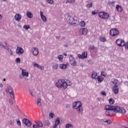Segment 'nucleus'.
Masks as SVG:
<instances>
[{
	"instance_id": "774afa93",
	"label": "nucleus",
	"mask_w": 128,
	"mask_h": 128,
	"mask_svg": "<svg viewBox=\"0 0 128 128\" xmlns=\"http://www.w3.org/2000/svg\"><path fill=\"white\" fill-rule=\"evenodd\" d=\"M0 88H2L4 86V85H2V84H0Z\"/></svg>"
},
{
	"instance_id": "0e129e2a",
	"label": "nucleus",
	"mask_w": 128,
	"mask_h": 128,
	"mask_svg": "<svg viewBox=\"0 0 128 128\" xmlns=\"http://www.w3.org/2000/svg\"><path fill=\"white\" fill-rule=\"evenodd\" d=\"M39 68L42 70H44V67L40 66V68Z\"/></svg>"
},
{
	"instance_id": "8fccbe9b",
	"label": "nucleus",
	"mask_w": 128,
	"mask_h": 128,
	"mask_svg": "<svg viewBox=\"0 0 128 128\" xmlns=\"http://www.w3.org/2000/svg\"><path fill=\"white\" fill-rule=\"evenodd\" d=\"M101 75L103 76H106V72H101Z\"/></svg>"
},
{
	"instance_id": "338daca9",
	"label": "nucleus",
	"mask_w": 128,
	"mask_h": 128,
	"mask_svg": "<svg viewBox=\"0 0 128 128\" xmlns=\"http://www.w3.org/2000/svg\"><path fill=\"white\" fill-rule=\"evenodd\" d=\"M63 54L64 56H68V54H66V53H64Z\"/></svg>"
},
{
	"instance_id": "f3484780",
	"label": "nucleus",
	"mask_w": 128,
	"mask_h": 128,
	"mask_svg": "<svg viewBox=\"0 0 128 128\" xmlns=\"http://www.w3.org/2000/svg\"><path fill=\"white\" fill-rule=\"evenodd\" d=\"M14 18L17 22H20V20H22V15L17 14L15 15Z\"/></svg>"
},
{
	"instance_id": "e433bc0d",
	"label": "nucleus",
	"mask_w": 128,
	"mask_h": 128,
	"mask_svg": "<svg viewBox=\"0 0 128 128\" xmlns=\"http://www.w3.org/2000/svg\"><path fill=\"white\" fill-rule=\"evenodd\" d=\"M34 68H40V64L36 62H34Z\"/></svg>"
},
{
	"instance_id": "603ef678",
	"label": "nucleus",
	"mask_w": 128,
	"mask_h": 128,
	"mask_svg": "<svg viewBox=\"0 0 128 128\" xmlns=\"http://www.w3.org/2000/svg\"><path fill=\"white\" fill-rule=\"evenodd\" d=\"M66 108H70V105L67 104L66 105Z\"/></svg>"
},
{
	"instance_id": "ddd939ff",
	"label": "nucleus",
	"mask_w": 128,
	"mask_h": 128,
	"mask_svg": "<svg viewBox=\"0 0 128 128\" xmlns=\"http://www.w3.org/2000/svg\"><path fill=\"white\" fill-rule=\"evenodd\" d=\"M78 57L79 58H82V60H84V58H88V53L86 52H84L83 53H82V54H78Z\"/></svg>"
},
{
	"instance_id": "5701e85b",
	"label": "nucleus",
	"mask_w": 128,
	"mask_h": 128,
	"mask_svg": "<svg viewBox=\"0 0 128 128\" xmlns=\"http://www.w3.org/2000/svg\"><path fill=\"white\" fill-rule=\"evenodd\" d=\"M36 124L38 126H39V128H42V126H44V124H42V121H38L36 122Z\"/></svg>"
},
{
	"instance_id": "c03bdc74",
	"label": "nucleus",
	"mask_w": 128,
	"mask_h": 128,
	"mask_svg": "<svg viewBox=\"0 0 128 128\" xmlns=\"http://www.w3.org/2000/svg\"><path fill=\"white\" fill-rule=\"evenodd\" d=\"M90 49L91 50H96V47H94V46H90Z\"/></svg>"
},
{
	"instance_id": "c756f323",
	"label": "nucleus",
	"mask_w": 128,
	"mask_h": 128,
	"mask_svg": "<svg viewBox=\"0 0 128 128\" xmlns=\"http://www.w3.org/2000/svg\"><path fill=\"white\" fill-rule=\"evenodd\" d=\"M97 80L98 82H104V78L100 76H98L97 78Z\"/></svg>"
},
{
	"instance_id": "412c9836",
	"label": "nucleus",
	"mask_w": 128,
	"mask_h": 128,
	"mask_svg": "<svg viewBox=\"0 0 128 128\" xmlns=\"http://www.w3.org/2000/svg\"><path fill=\"white\" fill-rule=\"evenodd\" d=\"M37 106H38L40 107L42 106V99L40 98H38L37 99Z\"/></svg>"
},
{
	"instance_id": "72a5a7b5",
	"label": "nucleus",
	"mask_w": 128,
	"mask_h": 128,
	"mask_svg": "<svg viewBox=\"0 0 128 128\" xmlns=\"http://www.w3.org/2000/svg\"><path fill=\"white\" fill-rule=\"evenodd\" d=\"M80 24L82 27L86 26V22L84 21H82L80 22Z\"/></svg>"
},
{
	"instance_id": "393cba45",
	"label": "nucleus",
	"mask_w": 128,
	"mask_h": 128,
	"mask_svg": "<svg viewBox=\"0 0 128 128\" xmlns=\"http://www.w3.org/2000/svg\"><path fill=\"white\" fill-rule=\"evenodd\" d=\"M60 68L62 70H66V68H67V66L66 64H60Z\"/></svg>"
},
{
	"instance_id": "49530a36",
	"label": "nucleus",
	"mask_w": 128,
	"mask_h": 128,
	"mask_svg": "<svg viewBox=\"0 0 128 128\" xmlns=\"http://www.w3.org/2000/svg\"><path fill=\"white\" fill-rule=\"evenodd\" d=\"M49 116L50 118H54V114L51 112L49 114Z\"/></svg>"
},
{
	"instance_id": "bb28decb",
	"label": "nucleus",
	"mask_w": 128,
	"mask_h": 128,
	"mask_svg": "<svg viewBox=\"0 0 128 128\" xmlns=\"http://www.w3.org/2000/svg\"><path fill=\"white\" fill-rule=\"evenodd\" d=\"M5 44L6 46L2 44L1 46H2V48H4V50H7L8 48V42H5Z\"/></svg>"
},
{
	"instance_id": "864d4df0",
	"label": "nucleus",
	"mask_w": 128,
	"mask_h": 128,
	"mask_svg": "<svg viewBox=\"0 0 128 128\" xmlns=\"http://www.w3.org/2000/svg\"><path fill=\"white\" fill-rule=\"evenodd\" d=\"M72 84V82H69L68 83H67V88L68 86H70V85Z\"/></svg>"
},
{
	"instance_id": "7ed1b4c3",
	"label": "nucleus",
	"mask_w": 128,
	"mask_h": 128,
	"mask_svg": "<svg viewBox=\"0 0 128 128\" xmlns=\"http://www.w3.org/2000/svg\"><path fill=\"white\" fill-rule=\"evenodd\" d=\"M112 82L114 86L112 87V90L115 94H118V90H120V88H118V80L116 79H112Z\"/></svg>"
},
{
	"instance_id": "de8ad7c7",
	"label": "nucleus",
	"mask_w": 128,
	"mask_h": 128,
	"mask_svg": "<svg viewBox=\"0 0 128 128\" xmlns=\"http://www.w3.org/2000/svg\"><path fill=\"white\" fill-rule=\"evenodd\" d=\"M8 52L9 54H11V56H12L13 53H12V50L10 49V48H8L7 49Z\"/></svg>"
},
{
	"instance_id": "bf43d9fd",
	"label": "nucleus",
	"mask_w": 128,
	"mask_h": 128,
	"mask_svg": "<svg viewBox=\"0 0 128 128\" xmlns=\"http://www.w3.org/2000/svg\"><path fill=\"white\" fill-rule=\"evenodd\" d=\"M30 93V94L31 96H34V94H32V91L31 90H30L29 91Z\"/></svg>"
},
{
	"instance_id": "4c0bfd02",
	"label": "nucleus",
	"mask_w": 128,
	"mask_h": 128,
	"mask_svg": "<svg viewBox=\"0 0 128 128\" xmlns=\"http://www.w3.org/2000/svg\"><path fill=\"white\" fill-rule=\"evenodd\" d=\"M50 121L48 120H46L45 121V125L46 126H50Z\"/></svg>"
},
{
	"instance_id": "1a4fd4ad",
	"label": "nucleus",
	"mask_w": 128,
	"mask_h": 128,
	"mask_svg": "<svg viewBox=\"0 0 128 128\" xmlns=\"http://www.w3.org/2000/svg\"><path fill=\"white\" fill-rule=\"evenodd\" d=\"M110 34L112 36H116L120 32L116 28L112 29L110 32Z\"/></svg>"
},
{
	"instance_id": "58836bf2",
	"label": "nucleus",
	"mask_w": 128,
	"mask_h": 128,
	"mask_svg": "<svg viewBox=\"0 0 128 128\" xmlns=\"http://www.w3.org/2000/svg\"><path fill=\"white\" fill-rule=\"evenodd\" d=\"M16 64H20V58H18L16 60Z\"/></svg>"
},
{
	"instance_id": "9b49d317",
	"label": "nucleus",
	"mask_w": 128,
	"mask_h": 128,
	"mask_svg": "<svg viewBox=\"0 0 128 128\" xmlns=\"http://www.w3.org/2000/svg\"><path fill=\"white\" fill-rule=\"evenodd\" d=\"M8 90L9 94H11V98L12 100H14V89L10 86H8Z\"/></svg>"
},
{
	"instance_id": "ea45409f",
	"label": "nucleus",
	"mask_w": 128,
	"mask_h": 128,
	"mask_svg": "<svg viewBox=\"0 0 128 128\" xmlns=\"http://www.w3.org/2000/svg\"><path fill=\"white\" fill-rule=\"evenodd\" d=\"M16 122L18 126H22V123L20 122V121L19 120V119L17 120Z\"/></svg>"
},
{
	"instance_id": "4be33fe9",
	"label": "nucleus",
	"mask_w": 128,
	"mask_h": 128,
	"mask_svg": "<svg viewBox=\"0 0 128 128\" xmlns=\"http://www.w3.org/2000/svg\"><path fill=\"white\" fill-rule=\"evenodd\" d=\"M116 9L118 12H122V6H120V5L116 6Z\"/></svg>"
},
{
	"instance_id": "20e7f679",
	"label": "nucleus",
	"mask_w": 128,
	"mask_h": 128,
	"mask_svg": "<svg viewBox=\"0 0 128 128\" xmlns=\"http://www.w3.org/2000/svg\"><path fill=\"white\" fill-rule=\"evenodd\" d=\"M68 22L71 26H78V20L74 17L72 16H68Z\"/></svg>"
},
{
	"instance_id": "2eb2a0df",
	"label": "nucleus",
	"mask_w": 128,
	"mask_h": 128,
	"mask_svg": "<svg viewBox=\"0 0 128 128\" xmlns=\"http://www.w3.org/2000/svg\"><path fill=\"white\" fill-rule=\"evenodd\" d=\"M80 34L81 36L86 34H88V29L86 28L80 29Z\"/></svg>"
},
{
	"instance_id": "e2e57ef3",
	"label": "nucleus",
	"mask_w": 128,
	"mask_h": 128,
	"mask_svg": "<svg viewBox=\"0 0 128 128\" xmlns=\"http://www.w3.org/2000/svg\"><path fill=\"white\" fill-rule=\"evenodd\" d=\"M56 38L57 40H60V36H56Z\"/></svg>"
},
{
	"instance_id": "a19ab883",
	"label": "nucleus",
	"mask_w": 128,
	"mask_h": 128,
	"mask_svg": "<svg viewBox=\"0 0 128 128\" xmlns=\"http://www.w3.org/2000/svg\"><path fill=\"white\" fill-rule=\"evenodd\" d=\"M9 124H10V126H14V121L10 120L9 122Z\"/></svg>"
},
{
	"instance_id": "cd10ccee",
	"label": "nucleus",
	"mask_w": 128,
	"mask_h": 128,
	"mask_svg": "<svg viewBox=\"0 0 128 128\" xmlns=\"http://www.w3.org/2000/svg\"><path fill=\"white\" fill-rule=\"evenodd\" d=\"M60 124V120L59 118H57L56 120L55 121V124H56L57 126H58Z\"/></svg>"
},
{
	"instance_id": "a18cd8bd",
	"label": "nucleus",
	"mask_w": 128,
	"mask_h": 128,
	"mask_svg": "<svg viewBox=\"0 0 128 128\" xmlns=\"http://www.w3.org/2000/svg\"><path fill=\"white\" fill-rule=\"evenodd\" d=\"M105 114H106V116H110V112L106 110V111L105 112Z\"/></svg>"
},
{
	"instance_id": "c85d7f7f",
	"label": "nucleus",
	"mask_w": 128,
	"mask_h": 128,
	"mask_svg": "<svg viewBox=\"0 0 128 128\" xmlns=\"http://www.w3.org/2000/svg\"><path fill=\"white\" fill-rule=\"evenodd\" d=\"M104 122H106L108 124H112V120H108V119H104Z\"/></svg>"
},
{
	"instance_id": "2f4dec72",
	"label": "nucleus",
	"mask_w": 128,
	"mask_h": 128,
	"mask_svg": "<svg viewBox=\"0 0 128 128\" xmlns=\"http://www.w3.org/2000/svg\"><path fill=\"white\" fill-rule=\"evenodd\" d=\"M58 64L56 63H55L52 66L53 70H58Z\"/></svg>"
},
{
	"instance_id": "473e14b6",
	"label": "nucleus",
	"mask_w": 128,
	"mask_h": 128,
	"mask_svg": "<svg viewBox=\"0 0 128 128\" xmlns=\"http://www.w3.org/2000/svg\"><path fill=\"white\" fill-rule=\"evenodd\" d=\"M76 2V0H67L66 1V4H74Z\"/></svg>"
},
{
	"instance_id": "39448f33",
	"label": "nucleus",
	"mask_w": 128,
	"mask_h": 128,
	"mask_svg": "<svg viewBox=\"0 0 128 128\" xmlns=\"http://www.w3.org/2000/svg\"><path fill=\"white\" fill-rule=\"evenodd\" d=\"M98 16H100V18H103L104 20H108L110 18V14L105 12H100L98 13Z\"/></svg>"
},
{
	"instance_id": "dca6fc26",
	"label": "nucleus",
	"mask_w": 128,
	"mask_h": 128,
	"mask_svg": "<svg viewBox=\"0 0 128 128\" xmlns=\"http://www.w3.org/2000/svg\"><path fill=\"white\" fill-rule=\"evenodd\" d=\"M76 110V112L78 114H84V108H82V106H80Z\"/></svg>"
},
{
	"instance_id": "aec40b11",
	"label": "nucleus",
	"mask_w": 128,
	"mask_h": 128,
	"mask_svg": "<svg viewBox=\"0 0 128 128\" xmlns=\"http://www.w3.org/2000/svg\"><path fill=\"white\" fill-rule=\"evenodd\" d=\"M22 72V74L23 76H28V72H26V70H24L22 69H21Z\"/></svg>"
},
{
	"instance_id": "6ab92c4d",
	"label": "nucleus",
	"mask_w": 128,
	"mask_h": 128,
	"mask_svg": "<svg viewBox=\"0 0 128 128\" xmlns=\"http://www.w3.org/2000/svg\"><path fill=\"white\" fill-rule=\"evenodd\" d=\"M26 16L28 18H34V14L30 12H27L26 13Z\"/></svg>"
},
{
	"instance_id": "b1692460",
	"label": "nucleus",
	"mask_w": 128,
	"mask_h": 128,
	"mask_svg": "<svg viewBox=\"0 0 128 128\" xmlns=\"http://www.w3.org/2000/svg\"><path fill=\"white\" fill-rule=\"evenodd\" d=\"M96 76H98V74H96L95 72H94L92 75V78H94V80H96V78H96Z\"/></svg>"
},
{
	"instance_id": "423d86ee",
	"label": "nucleus",
	"mask_w": 128,
	"mask_h": 128,
	"mask_svg": "<svg viewBox=\"0 0 128 128\" xmlns=\"http://www.w3.org/2000/svg\"><path fill=\"white\" fill-rule=\"evenodd\" d=\"M116 44L118 46H120V48L122 46H126V43L124 42V40L118 38L116 40Z\"/></svg>"
},
{
	"instance_id": "7c9ffc66",
	"label": "nucleus",
	"mask_w": 128,
	"mask_h": 128,
	"mask_svg": "<svg viewBox=\"0 0 128 128\" xmlns=\"http://www.w3.org/2000/svg\"><path fill=\"white\" fill-rule=\"evenodd\" d=\"M66 128H74V126L70 124H67L66 125Z\"/></svg>"
},
{
	"instance_id": "052dcab7",
	"label": "nucleus",
	"mask_w": 128,
	"mask_h": 128,
	"mask_svg": "<svg viewBox=\"0 0 128 128\" xmlns=\"http://www.w3.org/2000/svg\"><path fill=\"white\" fill-rule=\"evenodd\" d=\"M20 76V80H22V78H24V76H23L22 75H20V76Z\"/></svg>"
},
{
	"instance_id": "6e6d98bb",
	"label": "nucleus",
	"mask_w": 128,
	"mask_h": 128,
	"mask_svg": "<svg viewBox=\"0 0 128 128\" xmlns=\"http://www.w3.org/2000/svg\"><path fill=\"white\" fill-rule=\"evenodd\" d=\"M100 94H102V96H106V92H101Z\"/></svg>"
},
{
	"instance_id": "4468645a",
	"label": "nucleus",
	"mask_w": 128,
	"mask_h": 128,
	"mask_svg": "<svg viewBox=\"0 0 128 128\" xmlns=\"http://www.w3.org/2000/svg\"><path fill=\"white\" fill-rule=\"evenodd\" d=\"M32 54L35 56H36L38 54V49L36 47H34L32 48Z\"/></svg>"
},
{
	"instance_id": "f8f14e48",
	"label": "nucleus",
	"mask_w": 128,
	"mask_h": 128,
	"mask_svg": "<svg viewBox=\"0 0 128 128\" xmlns=\"http://www.w3.org/2000/svg\"><path fill=\"white\" fill-rule=\"evenodd\" d=\"M24 52V50L21 47H17L16 49V54H22Z\"/></svg>"
},
{
	"instance_id": "09e8293b",
	"label": "nucleus",
	"mask_w": 128,
	"mask_h": 128,
	"mask_svg": "<svg viewBox=\"0 0 128 128\" xmlns=\"http://www.w3.org/2000/svg\"><path fill=\"white\" fill-rule=\"evenodd\" d=\"M87 8H92V2H90L86 5Z\"/></svg>"
},
{
	"instance_id": "3c124183",
	"label": "nucleus",
	"mask_w": 128,
	"mask_h": 128,
	"mask_svg": "<svg viewBox=\"0 0 128 128\" xmlns=\"http://www.w3.org/2000/svg\"><path fill=\"white\" fill-rule=\"evenodd\" d=\"M33 128H40V126H38L37 124H32Z\"/></svg>"
},
{
	"instance_id": "f03ea898",
	"label": "nucleus",
	"mask_w": 128,
	"mask_h": 128,
	"mask_svg": "<svg viewBox=\"0 0 128 128\" xmlns=\"http://www.w3.org/2000/svg\"><path fill=\"white\" fill-rule=\"evenodd\" d=\"M56 86L58 88H64L66 90L68 88V83L64 80H58L56 84Z\"/></svg>"
},
{
	"instance_id": "c9c22d12",
	"label": "nucleus",
	"mask_w": 128,
	"mask_h": 128,
	"mask_svg": "<svg viewBox=\"0 0 128 128\" xmlns=\"http://www.w3.org/2000/svg\"><path fill=\"white\" fill-rule=\"evenodd\" d=\"M58 58L60 60V62H62V60H64V56L62 55H59L58 56Z\"/></svg>"
},
{
	"instance_id": "6e6552de",
	"label": "nucleus",
	"mask_w": 128,
	"mask_h": 128,
	"mask_svg": "<svg viewBox=\"0 0 128 128\" xmlns=\"http://www.w3.org/2000/svg\"><path fill=\"white\" fill-rule=\"evenodd\" d=\"M82 106V104L80 101H77L74 102L72 104V108L76 110Z\"/></svg>"
},
{
	"instance_id": "4d7b16f0",
	"label": "nucleus",
	"mask_w": 128,
	"mask_h": 128,
	"mask_svg": "<svg viewBox=\"0 0 128 128\" xmlns=\"http://www.w3.org/2000/svg\"><path fill=\"white\" fill-rule=\"evenodd\" d=\"M125 48L128 49V42L124 45Z\"/></svg>"
},
{
	"instance_id": "a211bd4d",
	"label": "nucleus",
	"mask_w": 128,
	"mask_h": 128,
	"mask_svg": "<svg viewBox=\"0 0 128 128\" xmlns=\"http://www.w3.org/2000/svg\"><path fill=\"white\" fill-rule=\"evenodd\" d=\"M40 16H41V18L43 22H46V17L44 15V12H40Z\"/></svg>"
},
{
	"instance_id": "5fc2aeb1",
	"label": "nucleus",
	"mask_w": 128,
	"mask_h": 128,
	"mask_svg": "<svg viewBox=\"0 0 128 128\" xmlns=\"http://www.w3.org/2000/svg\"><path fill=\"white\" fill-rule=\"evenodd\" d=\"M9 102H10V104H14V101L12 100H10Z\"/></svg>"
},
{
	"instance_id": "13d9d810",
	"label": "nucleus",
	"mask_w": 128,
	"mask_h": 128,
	"mask_svg": "<svg viewBox=\"0 0 128 128\" xmlns=\"http://www.w3.org/2000/svg\"><path fill=\"white\" fill-rule=\"evenodd\" d=\"M92 14L94 15L96 14H98V12H96V10H94L92 12Z\"/></svg>"
},
{
	"instance_id": "f704fd0d",
	"label": "nucleus",
	"mask_w": 128,
	"mask_h": 128,
	"mask_svg": "<svg viewBox=\"0 0 128 128\" xmlns=\"http://www.w3.org/2000/svg\"><path fill=\"white\" fill-rule=\"evenodd\" d=\"M109 102L110 104H114V100L112 99V98H110L109 100Z\"/></svg>"
},
{
	"instance_id": "9d476101",
	"label": "nucleus",
	"mask_w": 128,
	"mask_h": 128,
	"mask_svg": "<svg viewBox=\"0 0 128 128\" xmlns=\"http://www.w3.org/2000/svg\"><path fill=\"white\" fill-rule=\"evenodd\" d=\"M69 60L71 66H75L76 64V60L74 59V58L72 56L70 55Z\"/></svg>"
},
{
	"instance_id": "a878e982",
	"label": "nucleus",
	"mask_w": 128,
	"mask_h": 128,
	"mask_svg": "<svg viewBox=\"0 0 128 128\" xmlns=\"http://www.w3.org/2000/svg\"><path fill=\"white\" fill-rule=\"evenodd\" d=\"M99 40H100V42H106V38L104 36H101L99 38Z\"/></svg>"
},
{
	"instance_id": "680f3d73",
	"label": "nucleus",
	"mask_w": 128,
	"mask_h": 128,
	"mask_svg": "<svg viewBox=\"0 0 128 128\" xmlns=\"http://www.w3.org/2000/svg\"><path fill=\"white\" fill-rule=\"evenodd\" d=\"M64 46H65V48H68V44H64Z\"/></svg>"
},
{
	"instance_id": "79ce46f5",
	"label": "nucleus",
	"mask_w": 128,
	"mask_h": 128,
	"mask_svg": "<svg viewBox=\"0 0 128 128\" xmlns=\"http://www.w3.org/2000/svg\"><path fill=\"white\" fill-rule=\"evenodd\" d=\"M24 28L26 30H28V28H30V25L24 26Z\"/></svg>"
},
{
	"instance_id": "37998d69",
	"label": "nucleus",
	"mask_w": 128,
	"mask_h": 128,
	"mask_svg": "<svg viewBox=\"0 0 128 128\" xmlns=\"http://www.w3.org/2000/svg\"><path fill=\"white\" fill-rule=\"evenodd\" d=\"M46 1L48 4H52L54 2V0H46Z\"/></svg>"
},
{
	"instance_id": "0eeeda50",
	"label": "nucleus",
	"mask_w": 128,
	"mask_h": 128,
	"mask_svg": "<svg viewBox=\"0 0 128 128\" xmlns=\"http://www.w3.org/2000/svg\"><path fill=\"white\" fill-rule=\"evenodd\" d=\"M22 122L26 126H28V128L32 126V122L30 120L26 118H23Z\"/></svg>"
},
{
	"instance_id": "69168bd1",
	"label": "nucleus",
	"mask_w": 128,
	"mask_h": 128,
	"mask_svg": "<svg viewBox=\"0 0 128 128\" xmlns=\"http://www.w3.org/2000/svg\"><path fill=\"white\" fill-rule=\"evenodd\" d=\"M56 126H58V125L56 124H55L52 128H56Z\"/></svg>"
},
{
	"instance_id": "f257e3e1",
	"label": "nucleus",
	"mask_w": 128,
	"mask_h": 128,
	"mask_svg": "<svg viewBox=\"0 0 128 128\" xmlns=\"http://www.w3.org/2000/svg\"><path fill=\"white\" fill-rule=\"evenodd\" d=\"M104 110H114V112H119V114H125L126 110L122 107H120L118 106H112V105H107L105 106Z\"/></svg>"
}]
</instances>
